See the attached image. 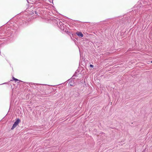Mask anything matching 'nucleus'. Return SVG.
Listing matches in <instances>:
<instances>
[{
  "mask_svg": "<svg viewBox=\"0 0 152 152\" xmlns=\"http://www.w3.org/2000/svg\"><path fill=\"white\" fill-rule=\"evenodd\" d=\"M15 79V78H14V77H13V79L14 80V79Z\"/></svg>",
  "mask_w": 152,
  "mask_h": 152,
  "instance_id": "7",
  "label": "nucleus"
},
{
  "mask_svg": "<svg viewBox=\"0 0 152 152\" xmlns=\"http://www.w3.org/2000/svg\"><path fill=\"white\" fill-rule=\"evenodd\" d=\"M76 34L80 37H83V34L80 32L77 31L76 32Z\"/></svg>",
  "mask_w": 152,
  "mask_h": 152,
  "instance_id": "3",
  "label": "nucleus"
},
{
  "mask_svg": "<svg viewBox=\"0 0 152 152\" xmlns=\"http://www.w3.org/2000/svg\"><path fill=\"white\" fill-rule=\"evenodd\" d=\"M58 20L59 21L57 22V24L58 27L64 31L66 32H68V29H69V28L67 27L66 25H64L65 22L63 20Z\"/></svg>",
  "mask_w": 152,
  "mask_h": 152,
  "instance_id": "1",
  "label": "nucleus"
},
{
  "mask_svg": "<svg viewBox=\"0 0 152 152\" xmlns=\"http://www.w3.org/2000/svg\"><path fill=\"white\" fill-rule=\"evenodd\" d=\"M151 62L152 63V61H151Z\"/></svg>",
  "mask_w": 152,
  "mask_h": 152,
  "instance_id": "8",
  "label": "nucleus"
},
{
  "mask_svg": "<svg viewBox=\"0 0 152 152\" xmlns=\"http://www.w3.org/2000/svg\"><path fill=\"white\" fill-rule=\"evenodd\" d=\"M14 80H15L16 82V81H19V82H22V81H21L20 80H18V79H16V78L15 79H14Z\"/></svg>",
  "mask_w": 152,
  "mask_h": 152,
  "instance_id": "4",
  "label": "nucleus"
},
{
  "mask_svg": "<svg viewBox=\"0 0 152 152\" xmlns=\"http://www.w3.org/2000/svg\"><path fill=\"white\" fill-rule=\"evenodd\" d=\"M20 121L19 119H17L15 122L14 124L12 126V127L11 129H14L18 125Z\"/></svg>",
  "mask_w": 152,
  "mask_h": 152,
  "instance_id": "2",
  "label": "nucleus"
},
{
  "mask_svg": "<svg viewBox=\"0 0 152 152\" xmlns=\"http://www.w3.org/2000/svg\"><path fill=\"white\" fill-rule=\"evenodd\" d=\"M93 67H94L93 65H92L91 64L90 65V67H91V68H93Z\"/></svg>",
  "mask_w": 152,
  "mask_h": 152,
  "instance_id": "5",
  "label": "nucleus"
},
{
  "mask_svg": "<svg viewBox=\"0 0 152 152\" xmlns=\"http://www.w3.org/2000/svg\"><path fill=\"white\" fill-rule=\"evenodd\" d=\"M69 84L71 86H73V84H72V83H70V82L69 83Z\"/></svg>",
  "mask_w": 152,
  "mask_h": 152,
  "instance_id": "6",
  "label": "nucleus"
}]
</instances>
